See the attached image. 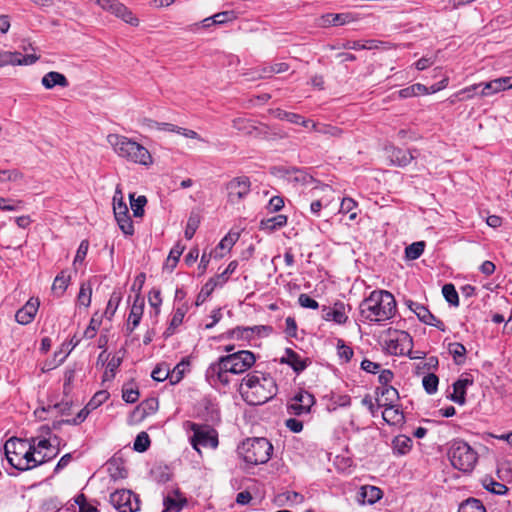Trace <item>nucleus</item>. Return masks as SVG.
Wrapping results in <instances>:
<instances>
[{"label": "nucleus", "instance_id": "1", "mask_svg": "<svg viewBox=\"0 0 512 512\" xmlns=\"http://www.w3.org/2000/svg\"><path fill=\"white\" fill-rule=\"evenodd\" d=\"M256 362V356L248 350H239L221 356L209 365L205 376L211 385L227 386L231 382L230 375H238L248 371Z\"/></svg>", "mask_w": 512, "mask_h": 512}, {"label": "nucleus", "instance_id": "2", "mask_svg": "<svg viewBox=\"0 0 512 512\" xmlns=\"http://www.w3.org/2000/svg\"><path fill=\"white\" fill-rule=\"evenodd\" d=\"M239 393L247 404L262 405L276 395L277 384L270 374L254 371L242 379Z\"/></svg>", "mask_w": 512, "mask_h": 512}, {"label": "nucleus", "instance_id": "3", "mask_svg": "<svg viewBox=\"0 0 512 512\" xmlns=\"http://www.w3.org/2000/svg\"><path fill=\"white\" fill-rule=\"evenodd\" d=\"M361 317L370 322H384L396 313V300L386 290H374L359 305Z\"/></svg>", "mask_w": 512, "mask_h": 512}, {"label": "nucleus", "instance_id": "4", "mask_svg": "<svg viewBox=\"0 0 512 512\" xmlns=\"http://www.w3.org/2000/svg\"><path fill=\"white\" fill-rule=\"evenodd\" d=\"M107 142L118 157L128 162L142 166L153 164V157L148 149L131 138L120 134H109Z\"/></svg>", "mask_w": 512, "mask_h": 512}, {"label": "nucleus", "instance_id": "5", "mask_svg": "<svg viewBox=\"0 0 512 512\" xmlns=\"http://www.w3.org/2000/svg\"><path fill=\"white\" fill-rule=\"evenodd\" d=\"M239 452L249 464H264L271 458L273 446L266 438H250L242 443Z\"/></svg>", "mask_w": 512, "mask_h": 512}, {"label": "nucleus", "instance_id": "6", "mask_svg": "<svg viewBox=\"0 0 512 512\" xmlns=\"http://www.w3.org/2000/svg\"><path fill=\"white\" fill-rule=\"evenodd\" d=\"M448 458L454 468L462 472H470L474 469L478 456L468 443L459 440L452 443Z\"/></svg>", "mask_w": 512, "mask_h": 512}, {"label": "nucleus", "instance_id": "7", "mask_svg": "<svg viewBox=\"0 0 512 512\" xmlns=\"http://www.w3.org/2000/svg\"><path fill=\"white\" fill-rule=\"evenodd\" d=\"M50 441L47 439L37 440L36 438H31L28 441V444L25 448V452L23 453V461L27 462L26 465L20 467V471L30 470L32 468L37 467L51 459H53L58 451L55 454H44V456L37 457L36 454H40V448H49Z\"/></svg>", "mask_w": 512, "mask_h": 512}, {"label": "nucleus", "instance_id": "8", "mask_svg": "<svg viewBox=\"0 0 512 512\" xmlns=\"http://www.w3.org/2000/svg\"><path fill=\"white\" fill-rule=\"evenodd\" d=\"M113 212L119 228L125 235H133L134 226L129 216V210L124 202L123 191L121 185L118 184L113 196Z\"/></svg>", "mask_w": 512, "mask_h": 512}, {"label": "nucleus", "instance_id": "9", "mask_svg": "<svg viewBox=\"0 0 512 512\" xmlns=\"http://www.w3.org/2000/svg\"><path fill=\"white\" fill-rule=\"evenodd\" d=\"M191 430L193 435L190 437L192 447L200 454L201 447L215 449L218 446L217 432L208 427L201 426L196 423H191Z\"/></svg>", "mask_w": 512, "mask_h": 512}, {"label": "nucleus", "instance_id": "10", "mask_svg": "<svg viewBox=\"0 0 512 512\" xmlns=\"http://www.w3.org/2000/svg\"><path fill=\"white\" fill-rule=\"evenodd\" d=\"M110 503L119 512H136L140 509V500L132 491L121 489L110 495Z\"/></svg>", "mask_w": 512, "mask_h": 512}, {"label": "nucleus", "instance_id": "11", "mask_svg": "<svg viewBox=\"0 0 512 512\" xmlns=\"http://www.w3.org/2000/svg\"><path fill=\"white\" fill-rule=\"evenodd\" d=\"M28 444L27 440L12 437L4 444V453L8 463L19 470L21 466L26 465L27 462L23 461V453Z\"/></svg>", "mask_w": 512, "mask_h": 512}, {"label": "nucleus", "instance_id": "12", "mask_svg": "<svg viewBox=\"0 0 512 512\" xmlns=\"http://www.w3.org/2000/svg\"><path fill=\"white\" fill-rule=\"evenodd\" d=\"M251 182L248 177L240 176L233 178L226 185L228 200L231 203H237L247 196L250 192Z\"/></svg>", "mask_w": 512, "mask_h": 512}, {"label": "nucleus", "instance_id": "13", "mask_svg": "<svg viewBox=\"0 0 512 512\" xmlns=\"http://www.w3.org/2000/svg\"><path fill=\"white\" fill-rule=\"evenodd\" d=\"M315 399L312 394L307 391L298 392L288 404V412L295 416H300L310 412L314 405Z\"/></svg>", "mask_w": 512, "mask_h": 512}, {"label": "nucleus", "instance_id": "14", "mask_svg": "<svg viewBox=\"0 0 512 512\" xmlns=\"http://www.w3.org/2000/svg\"><path fill=\"white\" fill-rule=\"evenodd\" d=\"M407 305L409 309L416 314L422 323L434 326L441 331L446 330L445 324L437 317H435L424 305L411 300L407 301Z\"/></svg>", "mask_w": 512, "mask_h": 512}, {"label": "nucleus", "instance_id": "15", "mask_svg": "<svg viewBox=\"0 0 512 512\" xmlns=\"http://www.w3.org/2000/svg\"><path fill=\"white\" fill-rule=\"evenodd\" d=\"M39 59L35 54L22 55L20 52L1 51L0 67L7 65H32Z\"/></svg>", "mask_w": 512, "mask_h": 512}, {"label": "nucleus", "instance_id": "16", "mask_svg": "<svg viewBox=\"0 0 512 512\" xmlns=\"http://www.w3.org/2000/svg\"><path fill=\"white\" fill-rule=\"evenodd\" d=\"M482 87L483 88L480 92L482 97H487L500 91L511 89L512 76L500 77L489 82L482 83Z\"/></svg>", "mask_w": 512, "mask_h": 512}, {"label": "nucleus", "instance_id": "17", "mask_svg": "<svg viewBox=\"0 0 512 512\" xmlns=\"http://www.w3.org/2000/svg\"><path fill=\"white\" fill-rule=\"evenodd\" d=\"M39 304L37 298H30L26 304L16 312V321L22 325L31 323L38 311Z\"/></svg>", "mask_w": 512, "mask_h": 512}, {"label": "nucleus", "instance_id": "18", "mask_svg": "<svg viewBox=\"0 0 512 512\" xmlns=\"http://www.w3.org/2000/svg\"><path fill=\"white\" fill-rule=\"evenodd\" d=\"M323 318L326 321H334L337 324H344L348 320L345 305L342 302H336L332 307H324Z\"/></svg>", "mask_w": 512, "mask_h": 512}, {"label": "nucleus", "instance_id": "19", "mask_svg": "<svg viewBox=\"0 0 512 512\" xmlns=\"http://www.w3.org/2000/svg\"><path fill=\"white\" fill-rule=\"evenodd\" d=\"M144 311V299L140 296H136L132 304L128 321L127 329L132 332L140 323Z\"/></svg>", "mask_w": 512, "mask_h": 512}, {"label": "nucleus", "instance_id": "20", "mask_svg": "<svg viewBox=\"0 0 512 512\" xmlns=\"http://www.w3.org/2000/svg\"><path fill=\"white\" fill-rule=\"evenodd\" d=\"M383 496L380 488L372 485H364L358 493V502L361 504L372 505L379 501Z\"/></svg>", "mask_w": 512, "mask_h": 512}, {"label": "nucleus", "instance_id": "21", "mask_svg": "<svg viewBox=\"0 0 512 512\" xmlns=\"http://www.w3.org/2000/svg\"><path fill=\"white\" fill-rule=\"evenodd\" d=\"M350 20H351V16H350V14H347V13H339V14L328 13V14L321 16L318 19L317 24L320 27L340 26V25L349 23Z\"/></svg>", "mask_w": 512, "mask_h": 512}, {"label": "nucleus", "instance_id": "22", "mask_svg": "<svg viewBox=\"0 0 512 512\" xmlns=\"http://www.w3.org/2000/svg\"><path fill=\"white\" fill-rule=\"evenodd\" d=\"M41 84L46 89H52L55 86H60L63 88H66L69 86V82H68V79L66 78V76L64 74H62L60 72H56V71H50V72L46 73L41 79Z\"/></svg>", "mask_w": 512, "mask_h": 512}, {"label": "nucleus", "instance_id": "23", "mask_svg": "<svg viewBox=\"0 0 512 512\" xmlns=\"http://www.w3.org/2000/svg\"><path fill=\"white\" fill-rule=\"evenodd\" d=\"M281 363L288 364L296 373L302 372L308 365L307 360L300 357L295 351L287 348L285 356L281 358Z\"/></svg>", "mask_w": 512, "mask_h": 512}, {"label": "nucleus", "instance_id": "24", "mask_svg": "<svg viewBox=\"0 0 512 512\" xmlns=\"http://www.w3.org/2000/svg\"><path fill=\"white\" fill-rule=\"evenodd\" d=\"M472 380L465 378L459 379L453 384V394L451 400L459 405H464L466 402V389L472 385Z\"/></svg>", "mask_w": 512, "mask_h": 512}, {"label": "nucleus", "instance_id": "25", "mask_svg": "<svg viewBox=\"0 0 512 512\" xmlns=\"http://www.w3.org/2000/svg\"><path fill=\"white\" fill-rule=\"evenodd\" d=\"M383 420L389 425H400L404 422V414L396 405L383 406Z\"/></svg>", "mask_w": 512, "mask_h": 512}, {"label": "nucleus", "instance_id": "26", "mask_svg": "<svg viewBox=\"0 0 512 512\" xmlns=\"http://www.w3.org/2000/svg\"><path fill=\"white\" fill-rule=\"evenodd\" d=\"M414 151L393 148L390 154L391 162L397 166L405 167L415 158Z\"/></svg>", "mask_w": 512, "mask_h": 512}, {"label": "nucleus", "instance_id": "27", "mask_svg": "<svg viewBox=\"0 0 512 512\" xmlns=\"http://www.w3.org/2000/svg\"><path fill=\"white\" fill-rule=\"evenodd\" d=\"M287 224V216L279 214L271 218L263 219L260 222V229L266 232H273Z\"/></svg>", "mask_w": 512, "mask_h": 512}, {"label": "nucleus", "instance_id": "28", "mask_svg": "<svg viewBox=\"0 0 512 512\" xmlns=\"http://www.w3.org/2000/svg\"><path fill=\"white\" fill-rule=\"evenodd\" d=\"M405 342H407L408 344L411 343L410 335L404 331L399 332V333H397L395 338L389 339V341L387 342V349L391 354H394V355L403 354L404 348L403 347L400 348L399 343H405Z\"/></svg>", "mask_w": 512, "mask_h": 512}, {"label": "nucleus", "instance_id": "29", "mask_svg": "<svg viewBox=\"0 0 512 512\" xmlns=\"http://www.w3.org/2000/svg\"><path fill=\"white\" fill-rule=\"evenodd\" d=\"M239 235L237 233H228L219 244L216 246V248L213 250V256L215 258H222L224 257V250L230 251V249L233 247V245L238 240Z\"/></svg>", "mask_w": 512, "mask_h": 512}, {"label": "nucleus", "instance_id": "30", "mask_svg": "<svg viewBox=\"0 0 512 512\" xmlns=\"http://www.w3.org/2000/svg\"><path fill=\"white\" fill-rule=\"evenodd\" d=\"M381 393V398L377 399L378 406H388L395 405V402L399 399V394L397 389L393 386H385L379 389Z\"/></svg>", "mask_w": 512, "mask_h": 512}, {"label": "nucleus", "instance_id": "31", "mask_svg": "<svg viewBox=\"0 0 512 512\" xmlns=\"http://www.w3.org/2000/svg\"><path fill=\"white\" fill-rule=\"evenodd\" d=\"M114 15L132 26H138L139 24V19L122 3L116 4L114 7Z\"/></svg>", "mask_w": 512, "mask_h": 512}, {"label": "nucleus", "instance_id": "32", "mask_svg": "<svg viewBox=\"0 0 512 512\" xmlns=\"http://www.w3.org/2000/svg\"><path fill=\"white\" fill-rule=\"evenodd\" d=\"M310 130L331 137H340L343 133L342 129H340L339 127L332 126L330 124H321L314 121L312 123Z\"/></svg>", "mask_w": 512, "mask_h": 512}, {"label": "nucleus", "instance_id": "33", "mask_svg": "<svg viewBox=\"0 0 512 512\" xmlns=\"http://www.w3.org/2000/svg\"><path fill=\"white\" fill-rule=\"evenodd\" d=\"M266 326H253V327H237L231 331L233 338L249 339L254 334H260L262 330H267Z\"/></svg>", "mask_w": 512, "mask_h": 512}, {"label": "nucleus", "instance_id": "34", "mask_svg": "<svg viewBox=\"0 0 512 512\" xmlns=\"http://www.w3.org/2000/svg\"><path fill=\"white\" fill-rule=\"evenodd\" d=\"M70 282V275L66 271H61L52 284V291L58 296L63 295Z\"/></svg>", "mask_w": 512, "mask_h": 512}, {"label": "nucleus", "instance_id": "35", "mask_svg": "<svg viewBox=\"0 0 512 512\" xmlns=\"http://www.w3.org/2000/svg\"><path fill=\"white\" fill-rule=\"evenodd\" d=\"M92 298V287L89 282H84L81 284L79 293L77 296V305L79 307L88 308L91 304Z\"/></svg>", "mask_w": 512, "mask_h": 512}, {"label": "nucleus", "instance_id": "36", "mask_svg": "<svg viewBox=\"0 0 512 512\" xmlns=\"http://www.w3.org/2000/svg\"><path fill=\"white\" fill-rule=\"evenodd\" d=\"M411 447L412 439L407 436L399 435L395 437L393 440L394 452H396L399 455H405L410 451Z\"/></svg>", "mask_w": 512, "mask_h": 512}, {"label": "nucleus", "instance_id": "37", "mask_svg": "<svg viewBox=\"0 0 512 512\" xmlns=\"http://www.w3.org/2000/svg\"><path fill=\"white\" fill-rule=\"evenodd\" d=\"M218 286L216 279L210 278L207 283L202 287L196 298V305L199 306L203 304L206 299L212 294L214 289Z\"/></svg>", "mask_w": 512, "mask_h": 512}, {"label": "nucleus", "instance_id": "38", "mask_svg": "<svg viewBox=\"0 0 512 512\" xmlns=\"http://www.w3.org/2000/svg\"><path fill=\"white\" fill-rule=\"evenodd\" d=\"M459 512H486V509L480 500L469 498L461 503Z\"/></svg>", "mask_w": 512, "mask_h": 512}, {"label": "nucleus", "instance_id": "39", "mask_svg": "<svg viewBox=\"0 0 512 512\" xmlns=\"http://www.w3.org/2000/svg\"><path fill=\"white\" fill-rule=\"evenodd\" d=\"M189 363L185 361H181L178 363L173 370L170 371V383L177 384L179 383L184 374L188 371Z\"/></svg>", "mask_w": 512, "mask_h": 512}, {"label": "nucleus", "instance_id": "40", "mask_svg": "<svg viewBox=\"0 0 512 512\" xmlns=\"http://www.w3.org/2000/svg\"><path fill=\"white\" fill-rule=\"evenodd\" d=\"M147 203L145 196H139L134 198L133 194H130V205L133 211L134 217H142L144 215V207Z\"/></svg>", "mask_w": 512, "mask_h": 512}, {"label": "nucleus", "instance_id": "41", "mask_svg": "<svg viewBox=\"0 0 512 512\" xmlns=\"http://www.w3.org/2000/svg\"><path fill=\"white\" fill-rule=\"evenodd\" d=\"M425 243L423 241L414 242L406 247L405 256L409 260L418 259L424 252Z\"/></svg>", "mask_w": 512, "mask_h": 512}, {"label": "nucleus", "instance_id": "42", "mask_svg": "<svg viewBox=\"0 0 512 512\" xmlns=\"http://www.w3.org/2000/svg\"><path fill=\"white\" fill-rule=\"evenodd\" d=\"M121 363V357L113 356L106 366V370L103 375V381L112 380L115 377V373Z\"/></svg>", "mask_w": 512, "mask_h": 512}, {"label": "nucleus", "instance_id": "43", "mask_svg": "<svg viewBox=\"0 0 512 512\" xmlns=\"http://www.w3.org/2000/svg\"><path fill=\"white\" fill-rule=\"evenodd\" d=\"M184 249L185 247L180 243L175 244L174 247L170 250V253L166 261V266L170 267L171 270L174 269Z\"/></svg>", "mask_w": 512, "mask_h": 512}, {"label": "nucleus", "instance_id": "44", "mask_svg": "<svg viewBox=\"0 0 512 512\" xmlns=\"http://www.w3.org/2000/svg\"><path fill=\"white\" fill-rule=\"evenodd\" d=\"M422 384L425 391L432 395L437 392L439 378L435 374L429 373L423 377Z\"/></svg>", "mask_w": 512, "mask_h": 512}, {"label": "nucleus", "instance_id": "45", "mask_svg": "<svg viewBox=\"0 0 512 512\" xmlns=\"http://www.w3.org/2000/svg\"><path fill=\"white\" fill-rule=\"evenodd\" d=\"M188 311L187 304H182L181 306L177 307L174 311V314L172 316V319L170 321V326L168 330L175 329L178 326H180L183 322L184 316Z\"/></svg>", "mask_w": 512, "mask_h": 512}, {"label": "nucleus", "instance_id": "46", "mask_svg": "<svg viewBox=\"0 0 512 512\" xmlns=\"http://www.w3.org/2000/svg\"><path fill=\"white\" fill-rule=\"evenodd\" d=\"M24 177L23 173L18 169L0 170V182H18Z\"/></svg>", "mask_w": 512, "mask_h": 512}, {"label": "nucleus", "instance_id": "47", "mask_svg": "<svg viewBox=\"0 0 512 512\" xmlns=\"http://www.w3.org/2000/svg\"><path fill=\"white\" fill-rule=\"evenodd\" d=\"M442 293L446 301L453 305L458 306L459 305V296L458 293L452 284H445L442 288Z\"/></svg>", "mask_w": 512, "mask_h": 512}, {"label": "nucleus", "instance_id": "48", "mask_svg": "<svg viewBox=\"0 0 512 512\" xmlns=\"http://www.w3.org/2000/svg\"><path fill=\"white\" fill-rule=\"evenodd\" d=\"M483 485L486 490L496 495H505L508 493V488L506 485L493 479L486 480Z\"/></svg>", "mask_w": 512, "mask_h": 512}, {"label": "nucleus", "instance_id": "49", "mask_svg": "<svg viewBox=\"0 0 512 512\" xmlns=\"http://www.w3.org/2000/svg\"><path fill=\"white\" fill-rule=\"evenodd\" d=\"M357 203L352 198H343L340 205L341 213H350L349 219L355 220L357 212L355 211Z\"/></svg>", "mask_w": 512, "mask_h": 512}, {"label": "nucleus", "instance_id": "50", "mask_svg": "<svg viewBox=\"0 0 512 512\" xmlns=\"http://www.w3.org/2000/svg\"><path fill=\"white\" fill-rule=\"evenodd\" d=\"M199 224H200L199 215L195 214V213H191V215L188 218L186 229L184 232L185 237L187 239H191L194 236L197 228L199 227Z\"/></svg>", "mask_w": 512, "mask_h": 512}, {"label": "nucleus", "instance_id": "51", "mask_svg": "<svg viewBox=\"0 0 512 512\" xmlns=\"http://www.w3.org/2000/svg\"><path fill=\"white\" fill-rule=\"evenodd\" d=\"M151 377L157 382H162L167 379L170 381V369L167 365L160 364L153 369Z\"/></svg>", "mask_w": 512, "mask_h": 512}, {"label": "nucleus", "instance_id": "52", "mask_svg": "<svg viewBox=\"0 0 512 512\" xmlns=\"http://www.w3.org/2000/svg\"><path fill=\"white\" fill-rule=\"evenodd\" d=\"M108 471L114 480L125 478L127 474L124 467H122L116 460L108 463Z\"/></svg>", "mask_w": 512, "mask_h": 512}, {"label": "nucleus", "instance_id": "53", "mask_svg": "<svg viewBox=\"0 0 512 512\" xmlns=\"http://www.w3.org/2000/svg\"><path fill=\"white\" fill-rule=\"evenodd\" d=\"M150 445V439L146 432H141L137 435L133 448L137 452H145Z\"/></svg>", "mask_w": 512, "mask_h": 512}, {"label": "nucleus", "instance_id": "54", "mask_svg": "<svg viewBox=\"0 0 512 512\" xmlns=\"http://www.w3.org/2000/svg\"><path fill=\"white\" fill-rule=\"evenodd\" d=\"M120 301H121V294L119 292H113L110 296V299L107 303V307L105 310V315L107 317L111 318L115 314Z\"/></svg>", "mask_w": 512, "mask_h": 512}, {"label": "nucleus", "instance_id": "55", "mask_svg": "<svg viewBox=\"0 0 512 512\" xmlns=\"http://www.w3.org/2000/svg\"><path fill=\"white\" fill-rule=\"evenodd\" d=\"M234 19V13L232 11H224L216 13L211 17L206 18V22H211L212 24H224L228 21Z\"/></svg>", "mask_w": 512, "mask_h": 512}, {"label": "nucleus", "instance_id": "56", "mask_svg": "<svg viewBox=\"0 0 512 512\" xmlns=\"http://www.w3.org/2000/svg\"><path fill=\"white\" fill-rule=\"evenodd\" d=\"M448 351L457 363H461L462 360H459V358H464L466 354L465 346L458 342L450 343L448 346Z\"/></svg>", "mask_w": 512, "mask_h": 512}, {"label": "nucleus", "instance_id": "57", "mask_svg": "<svg viewBox=\"0 0 512 512\" xmlns=\"http://www.w3.org/2000/svg\"><path fill=\"white\" fill-rule=\"evenodd\" d=\"M185 503V499H177L171 496H167L164 499V506L166 507V510L173 512H179Z\"/></svg>", "mask_w": 512, "mask_h": 512}, {"label": "nucleus", "instance_id": "58", "mask_svg": "<svg viewBox=\"0 0 512 512\" xmlns=\"http://www.w3.org/2000/svg\"><path fill=\"white\" fill-rule=\"evenodd\" d=\"M337 353L345 362H349L354 354L352 348L341 339L337 342Z\"/></svg>", "mask_w": 512, "mask_h": 512}, {"label": "nucleus", "instance_id": "59", "mask_svg": "<svg viewBox=\"0 0 512 512\" xmlns=\"http://www.w3.org/2000/svg\"><path fill=\"white\" fill-rule=\"evenodd\" d=\"M289 123L300 125L305 128L311 129L313 120L305 118L304 116L297 113H290V118L288 119Z\"/></svg>", "mask_w": 512, "mask_h": 512}, {"label": "nucleus", "instance_id": "60", "mask_svg": "<svg viewBox=\"0 0 512 512\" xmlns=\"http://www.w3.org/2000/svg\"><path fill=\"white\" fill-rule=\"evenodd\" d=\"M482 87V83L479 84H473L471 86L465 87L458 91L455 96L459 97V100H465V99H471L474 96V92L479 88Z\"/></svg>", "mask_w": 512, "mask_h": 512}, {"label": "nucleus", "instance_id": "61", "mask_svg": "<svg viewBox=\"0 0 512 512\" xmlns=\"http://www.w3.org/2000/svg\"><path fill=\"white\" fill-rule=\"evenodd\" d=\"M122 398L127 403H135L139 398V391L137 389L124 386L122 389Z\"/></svg>", "mask_w": 512, "mask_h": 512}, {"label": "nucleus", "instance_id": "62", "mask_svg": "<svg viewBox=\"0 0 512 512\" xmlns=\"http://www.w3.org/2000/svg\"><path fill=\"white\" fill-rule=\"evenodd\" d=\"M298 303L303 308L317 309L319 307L318 302L305 293L299 295Z\"/></svg>", "mask_w": 512, "mask_h": 512}, {"label": "nucleus", "instance_id": "63", "mask_svg": "<svg viewBox=\"0 0 512 512\" xmlns=\"http://www.w3.org/2000/svg\"><path fill=\"white\" fill-rule=\"evenodd\" d=\"M88 248L89 242L87 240H83L77 249L76 256L74 258V265H76L77 263H82L84 261L88 252Z\"/></svg>", "mask_w": 512, "mask_h": 512}, {"label": "nucleus", "instance_id": "64", "mask_svg": "<svg viewBox=\"0 0 512 512\" xmlns=\"http://www.w3.org/2000/svg\"><path fill=\"white\" fill-rule=\"evenodd\" d=\"M149 127L156 130H163L168 132H176L177 129H179L178 126L173 125L171 123H165V122H157V121H151L149 124Z\"/></svg>", "mask_w": 512, "mask_h": 512}]
</instances>
